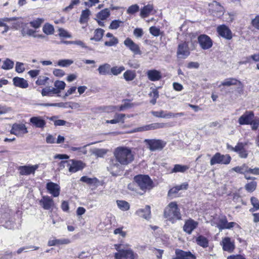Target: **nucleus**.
<instances>
[{
  "mask_svg": "<svg viewBox=\"0 0 259 259\" xmlns=\"http://www.w3.org/2000/svg\"><path fill=\"white\" fill-rule=\"evenodd\" d=\"M124 45L128 48L135 55H141L142 52L138 45L135 43L130 38H126L124 41Z\"/></svg>",
  "mask_w": 259,
  "mask_h": 259,
  "instance_id": "nucleus-11",
  "label": "nucleus"
},
{
  "mask_svg": "<svg viewBox=\"0 0 259 259\" xmlns=\"http://www.w3.org/2000/svg\"><path fill=\"white\" fill-rule=\"evenodd\" d=\"M13 84L15 86L22 89H26L28 87V83L23 78L15 77L13 79Z\"/></svg>",
  "mask_w": 259,
  "mask_h": 259,
  "instance_id": "nucleus-25",
  "label": "nucleus"
},
{
  "mask_svg": "<svg viewBox=\"0 0 259 259\" xmlns=\"http://www.w3.org/2000/svg\"><path fill=\"white\" fill-rule=\"evenodd\" d=\"M91 144H88L86 145H84L82 147H70V150L72 151H78V155H80L81 154H84L86 155L88 153V151L87 150V147L90 145Z\"/></svg>",
  "mask_w": 259,
  "mask_h": 259,
  "instance_id": "nucleus-36",
  "label": "nucleus"
},
{
  "mask_svg": "<svg viewBox=\"0 0 259 259\" xmlns=\"http://www.w3.org/2000/svg\"><path fill=\"white\" fill-rule=\"evenodd\" d=\"M59 93H60V91L54 88L51 89L50 87H47L41 90V95L42 96H50L52 94H57Z\"/></svg>",
  "mask_w": 259,
  "mask_h": 259,
  "instance_id": "nucleus-32",
  "label": "nucleus"
},
{
  "mask_svg": "<svg viewBox=\"0 0 259 259\" xmlns=\"http://www.w3.org/2000/svg\"><path fill=\"white\" fill-rule=\"evenodd\" d=\"M49 79V78L46 76H40L35 83L38 85H45L47 81Z\"/></svg>",
  "mask_w": 259,
  "mask_h": 259,
  "instance_id": "nucleus-54",
  "label": "nucleus"
},
{
  "mask_svg": "<svg viewBox=\"0 0 259 259\" xmlns=\"http://www.w3.org/2000/svg\"><path fill=\"white\" fill-rule=\"evenodd\" d=\"M38 165H24L19 166L18 169L21 175H29L34 174L35 170L38 168Z\"/></svg>",
  "mask_w": 259,
  "mask_h": 259,
  "instance_id": "nucleus-14",
  "label": "nucleus"
},
{
  "mask_svg": "<svg viewBox=\"0 0 259 259\" xmlns=\"http://www.w3.org/2000/svg\"><path fill=\"white\" fill-rule=\"evenodd\" d=\"M84 164L81 161L70 160L68 166V170L70 172H75L84 167Z\"/></svg>",
  "mask_w": 259,
  "mask_h": 259,
  "instance_id": "nucleus-15",
  "label": "nucleus"
},
{
  "mask_svg": "<svg viewBox=\"0 0 259 259\" xmlns=\"http://www.w3.org/2000/svg\"><path fill=\"white\" fill-rule=\"evenodd\" d=\"M254 116L253 111H246L238 119V122L240 125L249 124Z\"/></svg>",
  "mask_w": 259,
  "mask_h": 259,
  "instance_id": "nucleus-13",
  "label": "nucleus"
},
{
  "mask_svg": "<svg viewBox=\"0 0 259 259\" xmlns=\"http://www.w3.org/2000/svg\"><path fill=\"white\" fill-rule=\"evenodd\" d=\"M104 30L101 28H98L95 30V34L93 37L91 38V40H95L97 41H100L104 34Z\"/></svg>",
  "mask_w": 259,
  "mask_h": 259,
  "instance_id": "nucleus-35",
  "label": "nucleus"
},
{
  "mask_svg": "<svg viewBox=\"0 0 259 259\" xmlns=\"http://www.w3.org/2000/svg\"><path fill=\"white\" fill-rule=\"evenodd\" d=\"M44 21L45 20L43 18H37L36 19L31 21L30 22V24L31 27L37 29L41 26Z\"/></svg>",
  "mask_w": 259,
  "mask_h": 259,
  "instance_id": "nucleus-46",
  "label": "nucleus"
},
{
  "mask_svg": "<svg viewBox=\"0 0 259 259\" xmlns=\"http://www.w3.org/2000/svg\"><path fill=\"white\" fill-rule=\"evenodd\" d=\"M117 204L118 207L123 211H126L130 209V204L125 201L117 200Z\"/></svg>",
  "mask_w": 259,
  "mask_h": 259,
  "instance_id": "nucleus-40",
  "label": "nucleus"
},
{
  "mask_svg": "<svg viewBox=\"0 0 259 259\" xmlns=\"http://www.w3.org/2000/svg\"><path fill=\"white\" fill-rule=\"evenodd\" d=\"M147 74L148 79L152 81L159 80L161 78L160 72L155 69L148 70Z\"/></svg>",
  "mask_w": 259,
  "mask_h": 259,
  "instance_id": "nucleus-26",
  "label": "nucleus"
},
{
  "mask_svg": "<svg viewBox=\"0 0 259 259\" xmlns=\"http://www.w3.org/2000/svg\"><path fill=\"white\" fill-rule=\"evenodd\" d=\"M232 170L238 173L245 174L248 172V167L246 164H243L240 166L233 167Z\"/></svg>",
  "mask_w": 259,
  "mask_h": 259,
  "instance_id": "nucleus-41",
  "label": "nucleus"
},
{
  "mask_svg": "<svg viewBox=\"0 0 259 259\" xmlns=\"http://www.w3.org/2000/svg\"><path fill=\"white\" fill-rule=\"evenodd\" d=\"M217 31L220 35L226 39H231L232 37L231 31L226 25H222L218 26Z\"/></svg>",
  "mask_w": 259,
  "mask_h": 259,
  "instance_id": "nucleus-18",
  "label": "nucleus"
},
{
  "mask_svg": "<svg viewBox=\"0 0 259 259\" xmlns=\"http://www.w3.org/2000/svg\"><path fill=\"white\" fill-rule=\"evenodd\" d=\"M149 131L148 124L133 129L130 133L142 132Z\"/></svg>",
  "mask_w": 259,
  "mask_h": 259,
  "instance_id": "nucleus-56",
  "label": "nucleus"
},
{
  "mask_svg": "<svg viewBox=\"0 0 259 259\" xmlns=\"http://www.w3.org/2000/svg\"><path fill=\"white\" fill-rule=\"evenodd\" d=\"M198 223L192 219H189L185 221L183 226V230L186 233L191 234L192 231L198 226Z\"/></svg>",
  "mask_w": 259,
  "mask_h": 259,
  "instance_id": "nucleus-16",
  "label": "nucleus"
},
{
  "mask_svg": "<svg viewBox=\"0 0 259 259\" xmlns=\"http://www.w3.org/2000/svg\"><path fill=\"white\" fill-rule=\"evenodd\" d=\"M111 70V66L108 63H104L99 66L98 71L101 75H106L108 74Z\"/></svg>",
  "mask_w": 259,
  "mask_h": 259,
  "instance_id": "nucleus-28",
  "label": "nucleus"
},
{
  "mask_svg": "<svg viewBox=\"0 0 259 259\" xmlns=\"http://www.w3.org/2000/svg\"><path fill=\"white\" fill-rule=\"evenodd\" d=\"M53 74L58 77H62L65 75L64 71L60 69H55L53 71Z\"/></svg>",
  "mask_w": 259,
  "mask_h": 259,
  "instance_id": "nucleus-63",
  "label": "nucleus"
},
{
  "mask_svg": "<svg viewBox=\"0 0 259 259\" xmlns=\"http://www.w3.org/2000/svg\"><path fill=\"white\" fill-rule=\"evenodd\" d=\"M123 24V22L119 20H115L111 22L109 28L110 29H117Z\"/></svg>",
  "mask_w": 259,
  "mask_h": 259,
  "instance_id": "nucleus-49",
  "label": "nucleus"
},
{
  "mask_svg": "<svg viewBox=\"0 0 259 259\" xmlns=\"http://www.w3.org/2000/svg\"><path fill=\"white\" fill-rule=\"evenodd\" d=\"M124 79L127 81L133 80L136 77L135 71L127 70L123 74Z\"/></svg>",
  "mask_w": 259,
  "mask_h": 259,
  "instance_id": "nucleus-30",
  "label": "nucleus"
},
{
  "mask_svg": "<svg viewBox=\"0 0 259 259\" xmlns=\"http://www.w3.org/2000/svg\"><path fill=\"white\" fill-rule=\"evenodd\" d=\"M14 62L10 59H6L2 66V68L4 70H10L14 67Z\"/></svg>",
  "mask_w": 259,
  "mask_h": 259,
  "instance_id": "nucleus-38",
  "label": "nucleus"
},
{
  "mask_svg": "<svg viewBox=\"0 0 259 259\" xmlns=\"http://www.w3.org/2000/svg\"><path fill=\"white\" fill-rule=\"evenodd\" d=\"M196 241L198 245L203 247H206L208 246V240L204 236H199L196 239Z\"/></svg>",
  "mask_w": 259,
  "mask_h": 259,
  "instance_id": "nucleus-42",
  "label": "nucleus"
},
{
  "mask_svg": "<svg viewBox=\"0 0 259 259\" xmlns=\"http://www.w3.org/2000/svg\"><path fill=\"white\" fill-rule=\"evenodd\" d=\"M59 35L61 37H66V38H70L71 37V35L65 30L63 28H60L59 29Z\"/></svg>",
  "mask_w": 259,
  "mask_h": 259,
  "instance_id": "nucleus-62",
  "label": "nucleus"
},
{
  "mask_svg": "<svg viewBox=\"0 0 259 259\" xmlns=\"http://www.w3.org/2000/svg\"><path fill=\"white\" fill-rule=\"evenodd\" d=\"M256 187V182L254 181L247 183L245 186L246 190L249 192H253L255 189Z\"/></svg>",
  "mask_w": 259,
  "mask_h": 259,
  "instance_id": "nucleus-51",
  "label": "nucleus"
},
{
  "mask_svg": "<svg viewBox=\"0 0 259 259\" xmlns=\"http://www.w3.org/2000/svg\"><path fill=\"white\" fill-rule=\"evenodd\" d=\"M189 168V167L187 165H181V164H175L173 169L171 170V173L174 172H184Z\"/></svg>",
  "mask_w": 259,
  "mask_h": 259,
  "instance_id": "nucleus-33",
  "label": "nucleus"
},
{
  "mask_svg": "<svg viewBox=\"0 0 259 259\" xmlns=\"http://www.w3.org/2000/svg\"><path fill=\"white\" fill-rule=\"evenodd\" d=\"M79 3V0H72L70 5L63 9V11L66 12H70L74 8V6L78 5Z\"/></svg>",
  "mask_w": 259,
  "mask_h": 259,
  "instance_id": "nucleus-52",
  "label": "nucleus"
},
{
  "mask_svg": "<svg viewBox=\"0 0 259 259\" xmlns=\"http://www.w3.org/2000/svg\"><path fill=\"white\" fill-rule=\"evenodd\" d=\"M198 42L203 50H207L210 49L212 46V41L210 38L205 35H200L198 38Z\"/></svg>",
  "mask_w": 259,
  "mask_h": 259,
  "instance_id": "nucleus-10",
  "label": "nucleus"
},
{
  "mask_svg": "<svg viewBox=\"0 0 259 259\" xmlns=\"http://www.w3.org/2000/svg\"><path fill=\"white\" fill-rule=\"evenodd\" d=\"M164 216L172 223L181 220L182 215L176 202H171L165 208Z\"/></svg>",
  "mask_w": 259,
  "mask_h": 259,
  "instance_id": "nucleus-2",
  "label": "nucleus"
},
{
  "mask_svg": "<svg viewBox=\"0 0 259 259\" xmlns=\"http://www.w3.org/2000/svg\"><path fill=\"white\" fill-rule=\"evenodd\" d=\"M30 122L35 127L44 128L46 122L41 116H34L30 118Z\"/></svg>",
  "mask_w": 259,
  "mask_h": 259,
  "instance_id": "nucleus-22",
  "label": "nucleus"
},
{
  "mask_svg": "<svg viewBox=\"0 0 259 259\" xmlns=\"http://www.w3.org/2000/svg\"><path fill=\"white\" fill-rule=\"evenodd\" d=\"M71 241L68 238L54 239L49 240L48 242V245L49 246H56L59 245L68 244L70 243Z\"/></svg>",
  "mask_w": 259,
  "mask_h": 259,
  "instance_id": "nucleus-24",
  "label": "nucleus"
},
{
  "mask_svg": "<svg viewBox=\"0 0 259 259\" xmlns=\"http://www.w3.org/2000/svg\"><path fill=\"white\" fill-rule=\"evenodd\" d=\"M153 5L148 4L141 9L140 16L142 18H146L149 15L150 13L153 11Z\"/></svg>",
  "mask_w": 259,
  "mask_h": 259,
  "instance_id": "nucleus-29",
  "label": "nucleus"
},
{
  "mask_svg": "<svg viewBox=\"0 0 259 259\" xmlns=\"http://www.w3.org/2000/svg\"><path fill=\"white\" fill-rule=\"evenodd\" d=\"M39 204L44 209L46 210H49L54 206L53 199L48 196H42L39 201Z\"/></svg>",
  "mask_w": 259,
  "mask_h": 259,
  "instance_id": "nucleus-20",
  "label": "nucleus"
},
{
  "mask_svg": "<svg viewBox=\"0 0 259 259\" xmlns=\"http://www.w3.org/2000/svg\"><path fill=\"white\" fill-rule=\"evenodd\" d=\"M177 54L180 59H185L189 55L190 51L187 42H184L178 45Z\"/></svg>",
  "mask_w": 259,
  "mask_h": 259,
  "instance_id": "nucleus-9",
  "label": "nucleus"
},
{
  "mask_svg": "<svg viewBox=\"0 0 259 259\" xmlns=\"http://www.w3.org/2000/svg\"><path fill=\"white\" fill-rule=\"evenodd\" d=\"M110 16V11L108 9H105L98 13L97 18L99 20H104Z\"/></svg>",
  "mask_w": 259,
  "mask_h": 259,
  "instance_id": "nucleus-34",
  "label": "nucleus"
},
{
  "mask_svg": "<svg viewBox=\"0 0 259 259\" xmlns=\"http://www.w3.org/2000/svg\"><path fill=\"white\" fill-rule=\"evenodd\" d=\"M73 63V61L69 59L60 60L58 62V65L61 67H67Z\"/></svg>",
  "mask_w": 259,
  "mask_h": 259,
  "instance_id": "nucleus-50",
  "label": "nucleus"
},
{
  "mask_svg": "<svg viewBox=\"0 0 259 259\" xmlns=\"http://www.w3.org/2000/svg\"><path fill=\"white\" fill-rule=\"evenodd\" d=\"M135 182L140 189L145 192L152 188V181L147 175H138L134 177Z\"/></svg>",
  "mask_w": 259,
  "mask_h": 259,
  "instance_id": "nucleus-4",
  "label": "nucleus"
},
{
  "mask_svg": "<svg viewBox=\"0 0 259 259\" xmlns=\"http://www.w3.org/2000/svg\"><path fill=\"white\" fill-rule=\"evenodd\" d=\"M125 70V68L124 66H114L111 68V72L114 75H117L121 73L123 71Z\"/></svg>",
  "mask_w": 259,
  "mask_h": 259,
  "instance_id": "nucleus-48",
  "label": "nucleus"
},
{
  "mask_svg": "<svg viewBox=\"0 0 259 259\" xmlns=\"http://www.w3.org/2000/svg\"><path fill=\"white\" fill-rule=\"evenodd\" d=\"M80 181L86 183L88 184H94L96 185L98 183V180L96 178H90L87 176H83L80 178Z\"/></svg>",
  "mask_w": 259,
  "mask_h": 259,
  "instance_id": "nucleus-39",
  "label": "nucleus"
},
{
  "mask_svg": "<svg viewBox=\"0 0 259 259\" xmlns=\"http://www.w3.org/2000/svg\"><path fill=\"white\" fill-rule=\"evenodd\" d=\"M118 42V39L116 37H113L111 40L105 41L104 45L106 46L111 47L117 45Z\"/></svg>",
  "mask_w": 259,
  "mask_h": 259,
  "instance_id": "nucleus-57",
  "label": "nucleus"
},
{
  "mask_svg": "<svg viewBox=\"0 0 259 259\" xmlns=\"http://www.w3.org/2000/svg\"><path fill=\"white\" fill-rule=\"evenodd\" d=\"M251 24L253 27L259 30V15H256L251 20Z\"/></svg>",
  "mask_w": 259,
  "mask_h": 259,
  "instance_id": "nucleus-60",
  "label": "nucleus"
},
{
  "mask_svg": "<svg viewBox=\"0 0 259 259\" xmlns=\"http://www.w3.org/2000/svg\"><path fill=\"white\" fill-rule=\"evenodd\" d=\"M11 134L17 137H22L28 133L26 125L22 123H15L13 125L10 131Z\"/></svg>",
  "mask_w": 259,
  "mask_h": 259,
  "instance_id": "nucleus-8",
  "label": "nucleus"
},
{
  "mask_svg": "<svg viewBox=\"0 0 259 259\" xmlns=\"http://www.w3.org/2000/svg\"><path fill=\"white\" fill-rule=\"evenodd\" d=\"M107 152L108 150L105 149H95L93 151V154L97 157H103Z\"/></svg>",
  "mask_w": 259,
  "mask_h": 259,
  "instance_id": "nucleus-43",
  "label": "nucleus"
},
{
  "mask_svg": "<svg viewBox=\"0 0 259 259\" xmlns=\"http://www.w3.org/2000/svg\"><path fill=\"white\" fill-rule=\"evenodd\" d=\"M139 10V7L138 5H133L128 7V9L127 10V13L128 14H133L138 12Z\"/></svg>",
  "mask_w": 259,
  "mask_h": 259,
  "instance_id": "nucleus-55",
  "label": "nucleus"
},
{
  "mask_svg": "<svg viewBox=\"0 0 259 259\" xmlns=\"http://www.w3.org/2000/svg\"><path fill=\"white\" fill-rule=\"evenodd\" d=\"M43 32L47 34H52L54 31V27L50 24H46L44 25L42 28Z\"/></svg>",
  "mask_w": 259,
  "mask_h": 259,
  "instance_id": "nucleus-44",
  "label": "nucleus"
},
{
  "mask_svg": "<svg viewBox=\"0 0 259 259\" xmlns=\"http://www.w3.org/2000/svg\"><path fill=\"white\" fill-rule=\"evenodd\" d=\"M90 14V11L89 9L83 10L81 12V14L80 17V22L84 23L85 22Z\"/></svg>",
  "mask_w": 259,
  "mask_h": 259,
  "instance_id": "nucleus-47",
  "label": "nucleus"
},
{
  "mask_svg": "<svg viewBox=\"0 0 259 259\" xmlns=\"http://www.w3.org/2000/svg\"><path fill=\"white\" fill-rule=\"evenodd\" d=\"M172 259H196V256L190 251H185L179 249H176L175 256Z\"/></svg>",
  "mask_w": 259,
  "mask_h": 259,
  "instance_id": "nucleus-12",
  "label": "nucleus"
},
{
  "mask_svg": "<svg viewBox=\"0 0 259 259\" xmlns=\"http://www.w3.org/2000/svg\"><path fill=\"white\" fill-rule=\"evenodd\" d=\"M221 244L222 245L224 251L232 252L235 249L234 242L231 241V238L228 237L223 238Z\"/></svg>",
  "mask_w": 259,
  "mask_h": 259,
  "instance_id": "nucleus-17",
  "label": "nucleus"
},
{
  "mask_svg": "<svg viewBox=\"0 0 259 259\" xmlns=\"http://www.w3.org/2000/svg\"><path fill=\"white\" fill-rule=\"evenodd\" d=\"M15 70L18 73H22L25 70L24 64L23 63L17 62L16 64Z\"/></svg>",
  "mask_w": 259,
  "mask_h": 259,
  "instance_id": "nucleus-58",
  "label": "nucleus"
},
{
  "mask_svg": "<svg viewBox=\"0 0 259 259\" xmlns=\"http://www.w3.org/2000/svg\"><path fill=\"white\" fill-rule=\"evenodd\" d=\"M247 145V142H239L234 147L229 144L227 145V147L228 149L237 153L240 157L246 158L248 156V152L244 147Z\"/></svg>",
  "mask_w": 259,
  "mask_h": 259,
  "instance_id": "nucleus-7",
  "label": "nucleus"
},
{
  "mask_svg": "<svg viewBox=\"0 0 259 259\" xmlns=\"http://www.w3.org/2000/svg\"><path fill=\"white\" fill-rule=\"evenodd\" d=\"M236 225L237 224L235 222L228 223L226 218L224 217L219 219L217 227L220 230H222L225 229H230Z\"/></svg>",
  "mask_w": 259,
  "mask_h": 259,
  "instance_id": "nucleus-19",
  "label": "nucleus"
},
{
  "mask_svg": "<svg viewBox=\"0 0 259 259\" xmlns=\"http://www.w3.org/2000/svg\"><path fill=\"white\" fill-rule=\"evenodd\" d=\"M134 159V155L131 150L126 147H118L115 149L113 158L109 161L107 169L114 176L119 175L123 170L124 166L132 163Z\"/></svg>",
  "mask_w": 259,
  "mask_h": 259,
  "instance_id": "nucleus-1",
  "label": "nucleus"
},
{
  "mask_svg": "<svg viewBox=\"0 0 259 259\" xmlns=\"http://www.w3.org/2000/svg\"><path fill=\"white\" fill-rule=\"evenodd\" d=\"M251 203L253 206V208L250 209V211L253 212L254 211L257 210L259 209V201L258 200L254 197H252L250 199Z\"/></svg>",
  "mask_w": 259,
  "mask_h": 259,
  "instance_id": "nucleus-45",
  "label": "nucleus"
},
{
  "mask_svg": "<svg viewBox=\"0 0 259 259\" xmlns=\"http://www.w3.org/2000/svg\"><path fill=\"white\" fill-rule=\"evenodd\" d=\"M238 84L240 86H242V83L240 81L235 78H229L222 82L220 87L221 85L230 87L231 85H235Z\"/></svg>",
  "mask_w": 259,
  "mask_h": 259,
  "instance_id": "nucleus-27",
  "label": "nucleus"
},
{
  "mask_svg": "<svg viewBox=\"0 0 259 259\" xmlns=\"http://www.w3.org/2000/svg\"><path fill=\"white\" fill-rule=\"evenodd\" d=\"M136 214L146 220H149L151 215L150 207L149 205H146L145 208L138 209L136 211Z\"/></svg>",
  "mask_w": 259,
  "mask_h": 259,
  "instance_id": "nucleus-23",
  "label": "nucleus"
},
{
  "mask_svg": "<svg viewBox=\"0 0 259 259\" xmlns=\"http://www.w3.org/2000/svg\"><path fill=\"white\" fill-rule=\"evenodd\" d=\"M127 64L130 67L135 69L138 68L140 66V64H139L138 62L135 60H130L128 61Z\"/></svg>",
  "mask_w": 259,
  "mask_h": 259,
  "instance_id": "nucleus-61",
  "label": "nucleus"
},
{
  "mask_svg": "<svg viewBox=\"0 0 259 259\" xmlns=\"http://www.w3.org/2000/svg\"><path fill=\"white\" fill-rule=\"evenodd\" d=\"M114 246L118 251L114 255L115 259H135L136 254L131 249H125L121 244H115Z\"/></svg>",
  "mask_w": 259,
  "mask_h": 259,
  "instance_id": "nucleus-3",
  "label": "nucleus"
},
{
  "mask_svg": "<svg viewBox=\"0 0 259 259\" xmlns=\"http://www.w3.org/2000/svg\"><path fill=\"white\" fill-rule=\"evenodd\" d=\"M149 131L154 130L159 128H163L170 126V125L168 123H153L148 124Z\"/></svg>",
  "mask_w": 259,
  "mask_h": 259,
  "instance_id": "nucleus-31",
  "label": "nucleus"
},
{
  "mask_svg": "<svg viewBox=\"0 0 259 259\" xmlns=\"http://www.w3.org/2000/svg\"><path fill=\"white\" fill-rule=\"evenodd\" d=\"M210 9H212L213 11L222 13L224 10V8L218 2L214 1L209 5Z\"/></svg>",
  "mask_w": 259,
  "mask_h": 259,
  "instance_id": "nucleus-37",
  "label": "nucleus"
},
{
  "mask_svg": "<svg viewBox=\"0 0 259 259\" xmlns=\"http://www.w3.org/2000/svg\"><path fill=\"white\" fill-rule=\"evenodd\" d=\"M54 86L56 87V89L61 91L65 89L66 87V83L63 81L57 80L54 83Z\"/></svg>",
  "mask_w": 259,
  "mask_h": 259,
  "instance_id": "nucleus-53",
  "label": "nucleus"
},
{
  "mask_svg": "<svg viewBox=\"0 0 259 259\" xmlns=\"http://www.w3.org/2000/svg\"><path fill=\"white\" fill-rule=\"evenodd\" d=\"M231 160V156L228 154L223 155L219 152L216 153L210 159V164L214 165L217 164H228Z\"/></svg>",
  "mask_w": 259,
  "mask_h": 259,
  "instance_id": "nucleus-5",
  "label": "nucleus"
},
{
  "mask_svg": "<svg viewBox=\"0 0 259 259\" xmlns=\"http://www.w3.org/2000/svg\"><path fill=\"white\" fill-rule=\"evenodd\" d=\"M144 143L148 146L149 149L151 151L160 150L166 145V142L159 139H145Z\"/></svg>",
  "mask_w": 259,
  "mask_h": 259,
  "instance_id": "nucleus-6",
  "label": "nucleus"
},
{
  "mask_svg": "<svg viewBox=\"0 0 259 259\" xmlns=\"http://www.w3.org/2000/svg\"><path fill=\"white\" fill-rule=\"evenodd\" d=\"M46 188L49 193L54 197H58L59 195L60 187L58 184L53 182H49L47 184Z\"/></svg>",
  "mask_w": 259,
  "mask_h": 259,
  "instance_id": "nucleus-21",
  "label": "nucleus"
},
{
  "mask_svg": "<svg viewBox=\"0 0 259 259\" xmlns=\"http://www.w3.org/2000/svg\"><path fill=\"white\" fill-rule=\"evenodd\" d=\"M150 32L151 34L155 36H157L159 35V29L156 27L152 26L150 28Z\"/></svg>",
  "mask_w": 259,
  "mask_h": 259,
  "instance_id": "nucleus-64",
  "label": "nucleus"
},
{
  "mask_svg": "<svg viewBox=\"0 0 259 259\" xmlns=\"http://www.w3.org/2000/svg\"><path fill=\"white\" fill-rule=\"evenodd\" d=\"M151 114L156 117L159 118H165V111L163 110H160L159 111H152Z\"/></svg>",
  "mask_w": 259,
  "mask_h": 259,
  "instance_id": "nucleus-59",
  "label": "nucleus"
}]
</instances>
